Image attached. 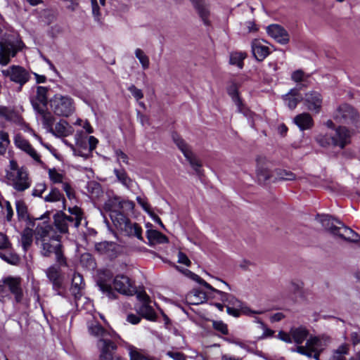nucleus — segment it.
I'll return each instance as SVG.
<instances>
[{"label": "nucleus", "mask_w": 360, "mask_h": 360, "mask_svg": "<svg viewBox=\"0 0 360 360\" xmlns=\"http://www.w3.org/2000/svg\"><path fill=\"white\" fill-rule=\"evenodd\" d=\"M89 333L98 338V347L101 350L100 360H109L110 354L117 349L115 343L118 335L114 332L105 330L99 323L93 322L88 326Z\"/></svg>", "instance_id": "f03ea898"}, {"label": "nucleus", "mask_w": 360, "mask_h": 360, "mask_svg": "<svg viewBox=\"0 0 360 360\" xmlns=\"http://www.w3.org/2000/svg\"><path fill=\"white\" fill-rule=\"evenodd\" d=\"M193 4L198 11L199 16L206 25H209L210 10L205 0H192Z\"/></svg>", "instance_id": "c756f323"}, {"label": "nucleus", "mask_w": 360, "mask_h": 360, "mask_svg": "<svg viewBox=\"0 0 360 360\" xmlns=\"http://www.w3.org/2000/svg\"><path fill=\"white\" fill-rule=\"evenodd\" d=\"M294 122L302 131L310 129L314 125L313 118L308 112H302L296 115Z\"/></svg>", "instance_id": "a878e982"}, {"label": "nucleus", "mask_w": 360, "mask_h": 360, "mask_svg": "<svg viewBox=\"0 0 360 360\" xmlns=\"http://www.w3.org/2000/svg\"><path fill=\"white\" fill-rule=\"evenodd\" d=\"M268 34L278 43L285 45L290 41V35L288 31L278 24H272L266 27Z\"/></svg>", "instance_id": "2eb2a0df"}, {"label": "nucleus", "mask_w": 360, "mask_h": 360, "mask_svg": "<svg viewBox=\"0 0 360 360\" xmlns=\"http://www.w3.org/2000/svg\"><path fill=\"white\" fill-rule=\"evenodd\" d=\"M0 117L18 125H22L24 123L23 119L18 113L3 105H0Z\"/></svg>", "instance_id": "b1692460"}, {"label": "nucleus", "mask_w": 360, "mask_h": 360, "mask_svg": "<svg viewBox=\"0 0 360 360\" xmlns=\"http://www.w3.org/2000/svg\"><path fill=\"white\" fill-rule=\"evenodd\" d=\"M252 51L255 58L259 61L263 60L269 54V47L258 39H255L252 42Z\"/></svg>", "instance_id": "393cba45"}, {"label": "nucleus", "mask_w": 360, "mask_h": 360, "mask_svg": "<svg viewBox=\"0 0 360 360\" xmlns=\"http://www.w3.org/2000/svg\"><path fill=\"white\" fill-rule=\"evenodd\" d=\"M49 131L56 137L65 138L72 135L74 132V129L66 120H60L56 124L54 127H52V130Z\"/></svg>", "instance_id": "aec40b11"}, {"label": "nucleus", "mask_w": 360, "mask_h": 360, "mask_svg": "<svg viewBox=\"0 0 360 360\" xmlns=\"http://www.w3.org/2000/svg\"><path fill=\"white\" fill-rule=\"evenodd\" d=\"M50 105L53 113L59 117H68L75 110L73 98L67 95H54L50 100Z\"/></svg>", "instance_id": "423d86ee"}, {"label": "nucleus", "mask_w": 360, "mask_h": 360, "mask_svg": "<svg viewBox=\"0 0 360 360\" xmlns=\"http://www.w3.org/2000/svg\"><path fill=\"white\" fill-rule=\"evenodd\" d=\"M246 54L243 52H234L230 55V63L237 65L240 69L243 67V60L245 58Z\"/></svg>", "instance_id": "09e8293b"}, {"label": "nucleus", "mask_w": 360, "mask_h": 360, "mask_svg": "<svg viewBox=\"0 0 360 360\" xmlns=\"http://www.w3.org/2000/svg\"><path fill=\"white\" fill-rule=\"evenodd\" d=\"M304 288V283L298 279L292 280L288 285V289L294 294H301Z\"/></svg>", "instance_id": "6e6d98bb"}, {"label": "nucleus", "mask_w": 360, "mask_h": 360, "mask_svg": "<svg viewBox=\"0 0 360 360\" xmlns=\"http://www.w3.org/2000/svg\"><path fill=\"white\" fill-rule=\"evenodd\" d=\"M49 176L51 181L54 184H63L64 176L59 173L56 169H50L49 170Z\"/></svg>", "instance_id": "052dcab7"}, {"label": "nucleus", "mask_w": 360, "mask_h": 360, "mask_svg": "<svg viewBox=\"0 0 360 360\" xmlns=\"http://www.w3.org/2000/svg\"><path fill=\"white\" fill-rule=\"evenodd\" d=\"M207 299L206 293L199 289L192 290L186 296V302L189 304L193 305L202 304L206 302Z\"/></svg>", "instance_id": "c85d7f7f"}, {"label": "nucleus", "mask_w": 360, "mask_h": 360, "mask_svg": "<svg viewBox=\"0 0 360 360\" xmlns=\"http://www.w3.org/2000/svg\"><path fill=\"white\" fill-rule=\"evenodd\" d=\"M212 326L216 330L220 332L223 335L228 334L227 325L221 321H214L212 322Z\"/></svg>", "instance_id": "e2e57ef3"}, {"label": "nucleus", "mask_w": 360, "mask_h": 360, "mask_svg": "<svg viewBox=\"0 0 360 360\" xmlns=\"http://www.w3.org/2000/svg\"><path fill=\"white\" fill-rule=\"evenodd\" d=\"M117 215L120 221H118V224H116V225L120 229L127 231L129 234L135 236L140 240L143 239L141 236L142 229L139 224H131L122 213H120Z\"/></svg>", "instance_id": "f3484780"}, {"label": "nucleus", "mask_w": 360, "mask_h": 360, "mask_svg": "<svg viewBox=\"0 0 360 360\" xmlns=\"http://www.w3.org/2000/svg\"><path fill=\"white\" fill-rule=\"evenodd\" d=\"M290 333L292 335V342L297 346L302 345L304 340H307L309 330L304 326L294 327L290 328Z\"/></svg>", "instance_id": "cd10ccee"}, {"label": "nucleus", "mask_w": 360, "mask_h": 360, "mask_svg": "<svg viewBox=\"0 0 360 360\" xmlns=\"http://www.w3.org/2000/svg\"><path fill=\"white\" fill-rule=\"evenodd\" d=\"M136 58L139 60L143 70H146L149 68L150 60L148 56L144 53V51L137 48L134 51Z\"/></svg>", "instance_id": "49530a36"}, {"label": "nucleus", "mask_w": 360, "mask_h": 360, "mask_svg": "<svg viewBox=\"0 0 360 360\" xmlns=\"http://www.w3.org/2000/svg\"><path fill=\"white\" fill-rule=\"evenodd\" d=\"M136 310L139 315L149 321L156 319V314L152 307L149 305V303H141L136 307Z\"/></svg>", "instance_id": "f704fd0d"}, {"label": "nucleus", "mask_w": 360, "mask_h": 360, "mask_svg": "<svg viewBox=\"0 0 360 360\" xmlns=\"http://www.w3.org/2000/svg\"><path fill=\"white\" fill-rule=\"evenodd\" d=\"M100 290L106 295L109 299H115L116 294L113 291L110 281L103 280L100 278L97 281Z\"/></svg>", "instance_id": "ea45409f"}, {"label": "nucleus", "mask_w": 360, "mask_h": 360, "mask_svg": "<svg viewBox=\"0 0 360 360\" xmlns=\"http://www.w3.org/2000/svg\"><path fill=\"white\" fill-rule=\"evenodd\" d=\"M172 140L178 147V148L184 154V157L189 162L191 167L198 174H200L201 162L197 156L193 153L191 147L188 143L177 134H172Z\"/></svg>", "instance_id": "0eeeda50"}, {"label": "nucleus", "mask_w": 360, "mask_h": 360, "mask_svg": "<svg viewBox=\"0 0 360 360\" xmlns=\"http://www.w3.org/2000/svg\"><path fill=\"white\" fill-rule=\"evenodd\" d=\"M5 250L6 251L4 252H0V257L8 264L13 265L17 264L20 261L18 255L8 249Z\"/></svg>", "instance_id": "de8ad7c7"}, {"label": "nucleus", "mask_w": 360, "mask_h": 360, "mask_svg": "<svg viewBox=\"0 0 360 360\" xmlns=\"http://www.w3.org/2000/svg\"><path fill=\"white\" fill-rule=\"evenodd\" d=\"M321 222L330 233L345 240L357 242L360 238L353 230L345 226L341 221L332 219L330 216H323Z\"/></svg>", "instance_id": "7ed1b4c3"}, {"label": "nucleus", "mask_w": 360, "mask_h": 360, "mask_svg": "<svg viewBox=\"0 0 360 360\" xmlns=\"http://www.w3.org/2000/svg\"><path fill=\"white\" fill-rule=\"evenodd\" d=\"M53 253L56 255V261L60 266H66L68 265L66 257L62 251V248H58Z\"/></svg>", "instance_id": "680f3d73"}, {"label": "nucleus", "mask_w": 360, "mask_h": 360, "mask_svg": "<svg viewBox=\"0 0 360 360\" xmlns=\"http://www.w3.org/2000/svg\"><path fill=\"white\" fill-rule=\"evenodd\" d=\"M47 91L48 89L44 86H38L37 89V95L34 98H32L31 103L34 107V103H36L39 106L46 107L47 105Z\"/></svg>", "instance_id": "e433bc0d"}, {"label": "nucleus", "mask_w": 360, "mask_h": 360, "mask_svg": "<svg viewBox=\"0 0 360 360\" xmlns=\"http://www.w3.org/2000/svg\"><path fill=\"white\" fill-rule=\"evenodd\" d=\"M7 176L8 180L11 181L13 188L18 191H23L30 186V181L25 169L20 171L9 172Z\"/></svg>", "instance_id": "9d476101"}, {"label": "nucleus", "mask_w": 360, "mask_h": 360, "mask_svg": "<svg viewBox=\"0 0 360 360\" xmlns=\"http://www.w3.org/2000/svg\"><path fill=\"white\" fill-rule=\"evenodd\" d=\"M124 203H129L130 205H133L132 202L122 201L118 196L110 198L104 204L105 210L112 212L110 217L115 223L118 224V221H120L117 214L122 213L121 210L123 207Z\"/></svg>", "instance_id": "f8f14e48"}, {"label": "nucleus", "mask_w": 360, "mask_h": 360, "mask_svg": "<svg viewBox=\"0 0 360 360\" xmlns=\"http://www.w3.org/2000/svg\"><path fill=\"white\" fill-rule=\"evenodd\" d=\"M219 295V300L226 304V307H242V302L238 300L234 295L226 293L221 290L215 288V290H212Z\"/></svg>", "instance_id": "473e14b6"}, {"label": "nucleus", "mask_w": 360, "mask_h": 360, "mask_svg": "<svg viewBox=\"0 0 360 360\" xmlns=\"http://www.w3.org/2000/svg\"><path fill=\"white\" fill-rule=\"evenodd\" d=\"M333 117L339 123L356 125L359 115L352 106L344 103L337 108Z\"/></svg>", "instance_id": "6e6552de"}, {"label": "nucleus", "mask_w": 360, "mask_h": 360, "mask_svg": "<svg viewBox=\"0 0 360 360\" xmlns=\"http://www.w3.org/2000/svg\"><path fill=\"white\" fill-rule=\"evenodd\" d=\"M352 131L346 127H338L333 134L334 146L343 149L351 143Z\"/></svg>", "instance_id": "a211bd4d"}, {"label": "nucleus", "mask_w": 360, "mask_h": 360, "mask_svg": "<svg viewBox=\"0 0 360 360\" xmlns=\"http://www.w3.org/2000/svg\"><path fill=\"white\" fill-rule=\"evenodd\" d=\"M91 6L94 21L98 24H102V14L97 0H91Z\"/></svg>", "instance_id": "864d4df0"}, {"label": "nucleus", "mask_w": 360, "mask_h": 360, "mask_svg": "<svg viewBox=\"0 0 360 360\" xmlns=\"http://www.w3.org/2000/svg\"><path fill=\"white\" fill-rule=\"evenodd\" d=\"M46 275L49 281L52 283L53 288L58 290L63 284V276L60 273L59 266L52 265L46 270Z\"/></svg>", "instance_id": "4be33fe9"}, {"label": "nucleus", "mask_w": 360, "mask_h": 360, "mask_svg": "<svg viewBox=\"0 0 360 360\" xmlns=\"http://www.w3.org/2000/svg\"><path fill=\"white\" fill-rule=\"evenodd\" d=\"M75 146L70 144V148L72 150L75 155H79L84 158L91 156L93 150L96 148L98 141L93 136H88L84 134L82 131H77L75 134Z\"/></svg>", "instance_id": "39448f33"}, {"label": "nucleus", "mask_w": 360, "mask_h": 360, "mask_svg": "<svg viewBox=\"0 0 360 360\" xmlns=\"http://www.w3.org/2000/svg\"><path fill=\"white\" fill-rule=\"evenodd\" d=\"M277 338L286 343L290 344L292 342V335L290 332L288 333L281 330L278 333Z\"/></svg>", "instance_id": "774afa93"}, {"label": "nucleus", "mask_w": 360, "mask_h": 360, "mask_svg": "<svg viewBox=\"0 0 360 360\" xmlns=\"http://www.w3.org/2000/svg\"><path fill=\"white\" fill-rule=\"evenodd\" d=\"M46 186L44 183L37 184L32 191V195L34 196L41 197L42 193L46 191Z\"/></svg>", "instance_id": "338daca9"}, {"label": "nucleus", "mask_w": 360, "mask_h": 360, "mask_svg": "<svg viewBox=\"0 0 360 360\" xmlns=\"http://www.w3.org/2000/svg\"><path fill=\"white\" fill-rule=\"evenodd\" d=\"M117 180L126 188H129L132 185V180L128 176L127 172L124 169H114Z\"/></svg>", "instance_id": "c03bdc74"}, {"label": "nucleus", "mask_w": 360, "mask_h": 360, "mask_svg": "<svg viewBox=\"0 0 360 360\" xmlns=\"http://www.w3.org/2000/svg\"><path fill=\"white\" fill-rule=\"evenodd\" d=\"M332 342L331 338L326 334L317 336H310L306 341L307 347H311L323 351Z\"/></svg>", "instance_id": "6ab92c4d"}, {"label": "nucleus", "mask_w": 360, "mask_h": 360, "mask_svg": "<svg viewBox=\"0 0 360 360\" xmlns=\"http://www.w3.org/2000/svg\"><path fill=\"white\" fill-rule=\"evenodd\" d=\"M84 282L81 274L75 273L72 278V285L70 291L76 299L81 297L82 290L84 288Z\"/></svg>", "instance_id": "7c9ffc66"}, {"label": "nucleus", "mask_w": 360, "mask_h": 360, "mask_svg": "<svg viewBox=\"0 0 360 360\" xmlns=\"http://www.w3.org/2000/svg\"><path fill=\"white\" fill-rule=\"evenodd\" d=\"M128 90L131 92L132 96L137 101L143 98V94L142 91L141 89L136 88L134 84H131L130 86H129Z\"/></svg>", "instance_id": "69168bd1"}, {"label": "nucleus", "mask_w": 360, "mask_h": 360, "mask_svg": "<svg viewBox=\"0 0 360 360\" xmlns=\"http://www.w3.org/2000/svg\"><path fill=\"white\" fill-rule=\"evenodd\" d=\"M95 249L101 255L114 257L116 255L117 244L113 242L103 241L96 244Z\"/></svg>", "instance_id": "bb28decb"}, {"label": "nucleus", "mask_w": 360, "mask_h": 360, "mask_svg": "<svg viewBox=\"0 0 360 360\" xmlns=\"http://www.w3.org/2000/svg\"><path fill=\"white\" fill-rule=\"evenodd\" d=\"M291 351L306 356L308 358H313L315 360H319L320 355L323 352L322 350L313 349L311 347H307L306 345L297 346L295 348L292 349Z\"/></svg>", "instance_id": "2f4dec72"}, {"label": "nucleus", "mask_w": 360, "mask_h": 360, "mask_svg": "<svg viewBox=\"0 0 360 360\" xmlns=\"http://www.w3.org/2000/svg\"><path fill=\"white\" fill-rule=\"evenodd\" d=\"M350 346L348 343H342L332 352L329 360H346V356L349 354Z\"/></svg>", "instance_id": "4c0bfd02"}, {"label": "nucleus", "mask_w": 360, "mask_h": 360, "mask_svg": "<svg viewBox=\"0 0 360 360\" xmlns=\"http://www.w3.org/2000/svg\"><path fill=\"white\" fill-rule=\"evenodd\" d=\"M316 140L322 147H328L330 145L334 146L333 135L320 134L317 136Z\"/></svg>", "instance_id": "603ef678"}, {"label": "nucleus", "mask_w": 360, "mask_h": 360, "mask_svg": "<svg viewBox=\"0 0 360 360\" xmlns=\"http://www.w3.org/2000/svg\"><path fill=\"white\" fill-rule=\"evenodd\" d=\"M16 211L18 217L21 219L27 218V210L25 202L21 200H18L15 202Z\"/></svg>", "instance_id": "13d9d810"}, {"label": "nucleus", "mask_w": 360, "mask_h": 360, "mask_svg": "<svg viewBox=\"0 0 360 360\" xmlns=\"http://www.w3.org/2000/svg\"><path fill=\"white\" fill-rule=\"evenodd\" d=\"M147 238L150 243H166L168 242L167 238L156 230L147 231Z\"/></svg>", "instance_id": "a19ab883"}, {"label": "nucleus", "mask_w": 360, "mask_h": 360, "mask_svg": "<svg viewBox=\"0 0 360 360\" xmlns=\"http://www.w3.org/2000/svg\"><path fill=\"white\" fill-rule=\"evenodd\" d=\"M275 176L273 181H292L295 180L296 176L290 171L285 169H278L274 171Z\"/></svg>", "instance_id": "79ce46f5"}, {"label": "nucleus", "mask_w": 360, "mask_h": 360, "mask_svg": "<svg viewBox=\"0 0 360 360\" xmlns=\"http://www.w3.org/2000/svg\"><path fill=\"white\" fill-rule=\"evenodd\" d=\"M113 284L115 290L122 294L132 295L136 292L135 288L131 285L129 278L125 276H117L113 281Z\"/></svg>", "instance_id": "dca6fc26"}, {"label": "nucleus", "mask_w": 360, "mask_h": 360, "mask_svg": "<svg viewBox=\"0 0 360 360\" xmlns=\"http://www.w3.org/2000/svg\"><path fill=\"white\" fill-rule=\"evenodd\" d=\"M33 230L30 228H25L21 233V243L24 250H27L32 244Z\"/></svg>", "instance_id": "58836bf2"}, {"label": "nucleus", "mask_w": 360, "mask_h": 360, "mask_svg": "<svg viewBox=\"0 0 360 360\" xmlns=\"http://www.w3.org/2000/svg\"><path fill=\"white\" fill-rule=\"evenodd\" d=\"M228 93L231 96L233 102L238 106V112H244L242 108V101L240 99L238 94V85L233 82L231 86L228 89Z\"/></svg>", "instance_id": "a18cd8bd"}, {"label": "nucleus", "mask_w": 360, "mask_h": 360, "mask_svg": "<svg viewBox=\"0 0 360 360\" xmlns=\"http://www.w3.org/2000/svg\"><path fill=\"white\" fill-rule=\"evenodd\" d=\"M69 211L70 214L73 215L71 217L74 221V226L76 228L78 227L80 225L82 219V211L80 208L78 207H74L72 208H69Z\"/></svg>", "instance_id": "4d7b16f0"}, {"label": "nucleus", "mask_w": 360, "mask_h": 360, "mask_svg": "<svg viewBox=\"0 0 360 360\" xmlns=\"http://www.w3.org/2000/svg\"><path fill=\"white\" fill-rule=\"evenodd\" d=\"M256 174L257 180L261 184H266L267 181L274 180L275 172L272 171L273 162L265 156L259 155L256 159Z\"/></svg>", "instance_id": "1a4fd4ad"}, {"label": "nucleus", "mask_w": 360, "mask_h": 360, "mask_svg": "<svg viewBox=\"0 0 360 360\" xmlns=\"http://www.w3.org/2000/svg\"><path fill=\"white\" fill-rule=\"evenodd\" d=\"M44 201L49 202H60L61 205L60 207L65 209V199L60 191L56 188H53L51 190L50 193L45 196Z\"/></svg>", "instance_id": "c9c22d12"}, {"label": "nucleus", "mask_w": 360, "mask_h": 360, "mask_svg": "<svg viewBox=\"0 0 360 360\" xmlns=\"http://www.w3.org/2000/svg\"><path fill=\"white\" fill-rule=\"evenodd\" d=\"M306 108L315 113H319L322 107L323 97L321 94L315 91H311L305 94L303 98Z\"/></svg>", "instance_id": "ddd939ff"}, {"label": "nucleus", "mask_w": 360, "mask_h": 360, "mask_svg": "<svg viewBox=\"0 0 360 360\" xmlns=\"http://www.w3.org/2000/svg\"><path fill=\"white\" fill-rule=\"evenodd\" d=\"M24 47L23 42L17 37L8 36L0 41V65H6L11 58Z\"/></svg>", "instance_id": "20e7f679"}, {"label": "nucleus", "mask_w": 360, "mask_h": 360, "mask_svg": "<svg viewBox=\"0 0 360 360\" xmlns=\"http://www.w3.org/2000/svg\"><path fill=\"white\" fill-rule=\"evenodd\" d=\"M34 109L40 115L44 127L48 131L52 130L55 118L51 112L47 110L46 107L39 106L36 103H34Z\"/></svg>", "instance_id": "5701e85b"}, {"label": "nucleus", "mask_w": 360, "mask_h": 360, "mask_svg": "<svg viewBox=\"0 0 360 360\" xmlns=\"http://www.w3.org/2000/svg\"><path fill=\"white\" fill-rule=\"evenodd\" d=\"M226 311L229 315H231L234 317H238L240 315V312L243 311L245 314H259V312L252 311L248 309L244 308L242 307H231L229 306L226 308Z\"/></svg>", "instance_id": "8fccbe9b"}, {"label": "nucleus", "mask_w": 360, "mask_h": 360, "mask_svg": "<svg viewBox=\"0 0 360 360\" xmlns=\"http://www.w3.org/2000/svg\"><path fill=\"white\" fill-rule=\"evenodd\" d=\"M190 278H191L192 280L196 281L199 284L202 285L207 289H208V290H210L211 291L212 290H215L214 288H213L210 284H209L207 282H206L202 278H201L198 275H197V274H195L194 273L193 274H191V277H190Z\"/></svg>", "instance_id": "0e129e2a"}, {"label": "nucleus", "mask_w": 360, "mask_h": 360, "mask_svg": "<svg viewBox=\"0 0 360 360\" xmlns=\"http://www.w3.org/2000/svg\"><path fill=\"white\" fill-rule=\"evenodd\" d=\"M54 224L57 229L60 232L65 233L68 231L69 226H74V221L71 216L58 212L54 215Z\"/></svg>", "instance_id": "412c9836"}, {"label": "nucleus", "mask_w": 360, "mask_h": 360, "mask_svg": "<svg viewBox=\"0 0 360 360\" xmlns=\"http://www.w3.org/2000/svg\"><path fill=\"white\" fill-rule=\"evenodd\" d=\"M241 29L245 33L256 32L258 27L254 20H248L240 23Z\"/></svg>", "instance_id": "bf43d9fd"}, {"label": "nucleus", "mask_w": 360, "mask_h": 360, "mask_svg": "<svg viewBox=\"0 0 360 360\" xmlns=\"http://www.w3.org/2000/svg\"><path fill=\"white\" fill-rule=\"evenodd\" d=\"M86 188L92 198H98L103 194L101 186L96 181L88 182Z\"/></svg>", "instance_id": "37998d69"}, {"label": "nucleus", "mask_w": 360, "mask_h": 360, "mask_svg": "<svg viewBox=\"0 0 360 360\" xmlns=\"http://www.w3.org/2000/svg\"><path fill=\"white\" fill-rule=\"evenodd\" d=\"M37 243L40 245L41 253L44 257H50L58 248H61L60 238L53 228L46 224L38 225L35 231Z\"/></svg>", "instance_id": "f257e3e1"}, {"label": "nucleus", "mask_w": 360, "mask_h": 360, "mask_svg": "<svg viewBox=\"0 0 360 360\" xmlns=\"http://www.w3.org/2000/svg\"><path fill=\"white\" fill-rule=\"evenodd\" d=\"M14 143L17 148L24 151L30 158H32L34 161L37 163L42 164L39 154L32 146L29 141L25 139L22 136L18 134L16 135L14 139Z\"/></svg>", "instance_id": "4468645a"}, {"label": "nucleus", "mask_w": 360, "mask_h": 360, "mask_svg": "<svg viewBox=\"0 0 360 360\" xmlns=\"http://www.w3.org/2000/svg\"><path fill=\"white\" fill-rule=\"evenodd\" d=\"M127 350L129 352V360H143L145 354L141 353V350L133 345H128Z\"/></svg>", "instance_id": "5fc2aeb1"}, {"label": "nucleus", "mask_w": 360, "mask_h": 360, "mask_svg": "<svg viewBox=\"0 0 360 360\" xmlns=\"http://www.w3.org/2000/svg\"><path fill=\"white\" fill-rule=\"evenodd\" d=\"M2 74L21 86L25 84L30 79L29 72L22 67L12 65L6 70H2Z\"/></svg>", "instance_id": "9b49d317"}, {"label": "nucleus", "mask_w": 360, "mask_h": 360, "mask_svg": "<svg viewBox=\"0 0 360 360\" xmlns=\"http://www.w3.org/2000/svg\"><path fill=\"white\" fill-rule=\"evenodd\" d=\"M284 99L287 102L288 106L290 109L296 108L297 103L303 100V97L299 93L297 89H291L287 94L284 96Z\"/></svg>", "instance_id": "72a5a7b5"}, {"label": "nucleus", "mask_w": 360, "mask_h": 360, "mask_svg": "<svg viewBox=\"0 0 360 360\" xmlns=\"http://www.w3.org/2000/svg\"><path fill=\"white\" fill-rule=\"evenodd\" d=\"M10 143L8 134L0 129V155L6 153Z\"/></svg>", "instance_id": "3c124183"}]
</instances>
